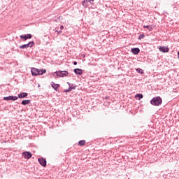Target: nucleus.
Instances as JSON below:
<instances>
[{
    "label": "nucleus",
    "mask_w": 179,
    "mask_h": 179,
    "mask_svg": "<svg viewBox=\"0 0 179 179\" xmlns=\"http://www.w3.org/2000/svg\"><path fill=\"white\" fill-rule=\"evenodd\" d=\"M57 33H58V34H61V33H62V30H59V31H56Z\"/></svg>",
    "instance_id": "b1692460"
},
{
    "label": "nucleus",
    "mask_w": 179,
    "mask_h": 179,
    "mask_svg": "<svg viewBox=\"0 0 179 179\" xmlns=\"http://www.w3.org/2000/svg\"><path fill=\"white\" fill-rule=\"evenodd\" d=\"M69 83H70L69 82H67V85H69Z\"/></svg>",
    "instance_id": "c756f323"
},
{
    "label": "nucleus",
    "mask_w": 179,
    "mask_h": 179,
    "mask_svg": "<svg viewBox=\"0 0 179 179\" xmlns=\"http://www.w3.org/2000/svg\"><path fill=\"white\" fill-rule=\"evenodd\" d=\"M69 87H71V86H73V84L69 83Z\"/></svg>",
    "instance_id": "bb28decb"
},
{
    "label": "nucleus",
    "mask_w": 179,
    "mask_h": 179,
    "mask_svg": "<svg viewBox=\"0 0 179 179\" xmlns=\"http://www.w3.org/2000/svg\"><path fill=\"white\" fill-rule=\"evenodd\" d=\"M162 103H163V99H162V97L160 96L153 97L150 100V104H152V106H155V107H159V106H162Z\"/></svg>",
    "instance_id": "f257e3e1"
},
{
    "label": "nucleus",
    "mask_w": 179,
    "mask_h": 179,
    "mask_svg": "<svg viewBox=\"0 0 179 179\" xmlns=\"http://www.w3.org/2000/svg\"><path fill=\"white\" fill-rule=\"evenodd\" d=\"M145 34H142L138 36V40H142V38H144Z\"/></svg>",
    "instance_id": "5701e85b"
},
{
    "label": "nucleus",
    "mask_w": 179,
    "mask_h": 179,
    "mask_svg": "<svg viewBox=\"0 0 179 179\" xmlns=\"http://www.w3.org/2000/svg\"><path fill=\"white\" fill-rule=\"evenodd\" d=\"M29 43L27 44H24L20 46V48H21V50H24V48H29Z\"/></svg>",
    "instance_id": "6ab92c4d"
},
{
    "label": "nucleus",
    "mask_w": 179,
    "mask_h": 179,
    "mask_svg": "<svg viewBox=\"0 0 179 179\" xmlns=\"http://www.w3.org/2000/svg\"><path fill=\"white\" fill-rule=\"evenodd\" d=\"M50 85L52 86V89H54V90H55V92H58V89H59V87H61V85L59 84H56L53 81H52L50 83Z\"/></svg>",
    "instance_id": "0eeeda50"
},
{
    "label": "nucleus",
    "mask_w": 179,
    "mask_h": 179,
    "mask_svg": "<svg viewBox=\"0 0 179 179\" xmlns=\"http://www.w3.org/2000/svg\"><path fill=\"white\" fill-rule=\"evenodd\" d=\"M73 86H76V85H74L73 84V85H71V87H73Z\"/></svg>",
    "instance_id": "c85d7f7f"
},
{
    "label": "nucleus",
    "mask_w": 179,
    "mask_h": 179,
    "mask_svg": "<svg viewBox=\"0 0 179 179\" xmlns=\"http://www.w3.org/2000/svg\"><path fill=\"white\" fill-rule=\"evenodd\" d=\"M106 99H108V96H106Z\"/></svg>",
    "instance_id": "7c9ffc66"
},
{
    "label": "nucleus",
    "mask_w": 179,
    "mask_h": 179,
    "mask_svg": "<svg viewBox=\"0 0 179 179\" xmlns=\"http://www.w3.org/2000/svg\"><path fill=\"white\" fill-rule=\"evenodd\" d=\"M159 50L161 52H169V51H170V48H169V47L167 46H160L159 48Z\"/></svg>",
    "instance_id": "6e6552de"
},
{
    "label": "nucleus",
    "mask_w": 179,
    "mask_h": 179,
    "mask_svg": "<svg viewBox=\"0 0 179 179\" xmlns=\"http://www.w3.org/2000/svg\"><path fill=\"white\" fill-rule=\"evenodd\" d=\"M31 73L32 76H38V75H40L39 69L37 68L32 67L31 69Z\"/></svg>",
    "instance_id": "20e7f679"
},
{
    "label": "nucleus",
    "mask_w": 179,
    "mask_h": 179,
    "mask_svg": "<svg viewBox=\"0 0 179 179\" xmlns=\"http://www.w3.org/2000/svg\"><path fill=\"white\" fill-rule=\"evenodd\" d=\"M75 89H76V85H74L73 87H69V89L64 90V93H69V92H71V90H74Z\"/></svg>",
    "instance_id": "ddd939ff"
},
{
    "label": "nucleus",
    "mask_w": 179,
    "mask_h": 179,
    "mask_svg": "<svg viewBox=\"0 0 179 179\" xmlns=\"http://www.w3.org/2000/svg\"><path fill=\"white\" fill-rule=\"evenodd\" d=\"M85 143H86V141H85V140H80L78 142L79 146H85Z\"/></svg>",
    "instance_id": "a211bd4d"
},
{
    "label": "nucleus",
    "mask_w": 179,
    "mask_h": 179,
    "mask_svg": "<svg viewBox=\"0 0 179 179\" xmlns=\"http://www.w3.org/2000/svg\"><path fill=\"white\" fill-rule=\"evenodd\" d=\"M57 76L59 78H65L69 75V72L68 71H59L55 72Z\"/></svg>",
    "instance_id": "f03ea898"
},
{
    "label": "nucleus",
    "mask_w": 179,
    "mask_h": 179,
    "mask_svg": "<svg viewBox=\"0 0 179 179\" xmlns=\"http://www.w3.org/2000/svg\"><path fill=\"white\" fill-rule=\"evenodd\" d=\"M92 0H83L82 2L83 6H84V8H87V2H92Z\"/></svg>",
    "instance_id": "2eb2a0df"
},
{
    "label": "nucleus",
    "mask_w": 179,
    "mask_h": 179,
    "mask_svg": "<svg viewBox=\"0 0 179 179\" xmlns=\"http://www.w3.org/2000/svg\"><path fill=\"white\" fill-rule=\"evenodd\" d=\"M39 75H44V73H45L47 72V70L45 69H39Z\"/></svg>",
    "instance_id": "aec40b11"
},
{
    "label": "nucleus",
    "mask_w": 179,
    "mask_h": 179,
    "mask_svg": "<svg viewBox=\"0 0 179 179\" xmlns=\"http://www.w3.org/2000/svg\"><path fill=\"white\" fill-rule=\"evenodd\" d=\"M135 97H136V99H138V100H141V99H143V94H136Z\"/></svg>",
    "instance_id": "f3484780"
},
{
    "label": "nucleus",
    "mask_w": 179,
    "mask_h": 179,
    "mask_svg": "<svg viewBox=\"0 0 179 179\" xmlns=\"http://www.w3.org/2000/svg\"><path fill=\"white\" fill-rule=\"evenodd\" d=\"M144 29H148V30H149V31H152V30H153V26L152 25H144L143 26Z\"/></svg>",
    "instance_id": "dca6fc26"
},
{
    "label": "nucleus",
    "mask_w": 179,
    "mask_h": 179,
    "mask_svg": "<svg viewBox=\"0 0 179 179\" xmlns=\"http://www.w3.org/2000/svg\"><path fill=\"white\" fill-rule=\"evenodd\" d=\"M131 52L134 54V55H138V54L141 52V49H139V48H131Z\"/></svg>",
    "instance_id": "9b49d317"
},
{
    "label": "nucleus",
    "mask_w": 179,
    "mask_h": 179,
    "mask_svg": "<svg viewBox=\"0 0 179 179\" xmlns=\"http://www.w3.org/2000/svg\"><path fill=\"white\" fill-rule=\"evenodd\" d=\"M29 96V94L27 92H21L17 95V99H24Z\"/></svg>",
    "instance_id": "9d476101"
},
{
    "label": "nucleus",
    "mask_w": 179,
    "mask_h": 179,
    "mask_svg": "<svg viewBox=\"0 0 179 179\" xmlns=\"http://www.w3.org/2000/svg\"><path fill=\"white\" fill-rule=\"evenodd\" d=\"M60 30H62V31L64 30V25L60 26Z\"/></svg>",
    "instance_id": "393cba45"
},
{
    "label": "nucleus",
    "mask_w": 179,
    "mask_h": 179,
    "mask_svg": "<svg viewBox=\"0 0 179 179\" xmlns=\"http://www.w3.org/2000/svg\"><path fill=\"white\" fill-rule=\"evenodd\" d=\"M20 38L26 41V40H29L30 38H31V37H33V36L31 34H27L25 35H20Z\"/></svg>",
    "instance_id": "1a4fd4ad"
},
{
    "label": "nucleus",
    "mask_w": 179,
    "mask_h": 179,
    "mask_svg": "<svg viewBox=\"0 0 179 179\" xmlns=\"http://www.w3.org/2000/svg\"><path fill=\"white\" fill-rule=\"evenodd\" d=\"M29 45V48H31V47H34V45H35L34 41H30L28 43Z\"/></svg>",
    "instance_id": "412c9836"
},
{
    "label": "nucleus",
    "mask_w": 179,
    "mask_h": 179,
    "mask_svg": "<svg viewBox=\"0 0 179 179\" xmlns=\"http://www.w3.org/2000/svg\"><path fill=\"white\" fill-rule=\"evenodd\" d=\"M3 100L8 101L9 100H11L12 101H16V100H17V96H13V95H10L8 96H4L3 98Z\"/></svg>",
    "instance_id": "39448f33"
},
{
    "label": "nucleus",
    "mask_w": 179,
    "mask_h": 179,
    "mask_svg": "<svg viewBox=\"0 0 179 179\" xmlns=\"http://www.w3.org/2000/svg\"><path fill=\"white\" fill-rule=\"evenodd\" d=\"M92 1H94V0H92Z\"/></svg>",
    "instance_id": "473e14b6"
},
{
    "label": "nucleus",
    "mask_w": 179,
    "mask_h": 179,
    "mask_svg": "<svg viewBox=\"0 0 179 179\" xmlns=\"http://www.w3.org/2000/svg\"><path fill=\"white\" fill-rule=\"evenodd\" d=\"M22 156L24 157V159H31V156H33V155L31 154V152H29V151H24L22 152Z\"/></svg>",
    "instance_id": "423d86ee"
},
{
    "label": "nucleus",
    "mask_w": 179,
    "mask_h": 179,
    "mask_svg": "<svg viewBox=\"0 0 179 179\" xmlns=\"http://www.w3.org/2000/svg\"><path fill=\"white\" fill-rule=\"evenodd\" d=\"M73 72L76 75H82V73H83V70H82V69H75Z\"/></svg>",
    "instance_id": "f8f14e48"
},
{
    "label": "nucleus",
    "mask_w": 179,
    "mask_h": 179,
    "mask_svg": "<svg viewBox=\"0 0 179 179\" xmlns=\"http://www.w3.org/2000/svg\"><path fill=\"white\" fill-rule=\"evenodd\" d=\"M38 162L43 167H47V159L45 158H38Z\"/></svg>",
    "instance_id": "7ed1b4c3"
},
{
    "label": "nucleus",
    "mask_w": 179,
    "mask_h": 179,
    "mask_svg": "<svg viewBox=\"0 0 179 179\" xmlns=\"http://www.w3.org/2000/svg\"><path fill=\"white\" fill-rule=\"evenodd\" d=\"M21 104H22V106H27V105L30 104V100L29 99L23 100L21 102Z\"/></svg>",
    "instance_id": "4468645a"
},
{
    "label": "nucleus",
    "mask_w": 179,
    "mask_h": 179,
    "mask_svg": "<svg viewBox=\"0 0 179 179\" xmlns=\"http://www.w3.org/2000/svg\"><path fill=\"white\" fill-rule=\"evenodd\" d=\"M73 65H78V62H73Z\"/></svg>",
    "instance_id": "a878e982"
},
{
    "label": "nucleus",
    "mask_w": 179,
    "mask_h": 179,
    "mask_svg": "<svg viewBox=\"0 0 179 179\" xmlns=\"http://www.w3.org/2000/svg\"><path fill=\"white\" fill-rule=\"evenodd\" d=\"M136 72H138V73H141V75L143 74V70L141 68L137 69Z\"/></svg>",
    "instance_id": "4be33fe9"
},
{
    "label": "nucleus",
    "mask_w": 179,
    "mask_h": 179,
    "mask_svg": "<svg viewBox=\"0 0 179 179\" xmlns=\"http://www.w3.org/2000/svg\"><path fill=\"white\" fill-rule=\"evenodd\" d=\"M178 59H179V50H178Z\"/></svg>",
    "instance_id": "cd10ccee"
},
{
    "label": "nucleus",
    "mask_w": 179,
    "mask_h": 179,
    "mask_svg": "<svg viewBox=\"0 0 179 179\" xmlns=\"http://www.w3.org/2000/svg\"><path fill=\"white\" fill-rule=\"evenodd\" d=\"M83 57H85V55H83Z\"/></svg>",
    "instance_id": "2f4dec72"
}]
</instances>
